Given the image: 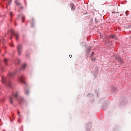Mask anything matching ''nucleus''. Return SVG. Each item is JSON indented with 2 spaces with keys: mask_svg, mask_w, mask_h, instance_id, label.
<instances>
[{
  "mask_svg": "<svg viewBox=\"0 0 131 131\" xmlns=\"http://www.w3.org/2000/svg\"><path fill=\"white\" fill-rule=\"evenodd\" d=\"M13 34L15 35V36L17 39L18 38V35L17 33L15 32H13Z\"/></svg>",
  "mask_w": 131,
  "mask_h": 131,
  "instance_id": "6e6552de",
  "label": "nucleus"
},
{
  "mask_svg": "<svg viewBox=\"0 0 131 131\" xmlns=\"http://www.w3.org/2000/svg\"><path fill=\"white\" fill-rule=\"evenodd\" d=\"M19 95V93L18 92H16L14 95H13L12 97L10 96L9 97V100L10 103L12 104H13L12 98H13L14 100H15L17 98Z\"/></svg>",
  "mask_w": 131,
  "mask_h": 131,
  "instance_id": "f257e3e1",
  "label": "nucleus"
},
{
  "mask_svg": "<svg viewBox=\"0 0 131 131\" xmlns=\"http://www.w3.org/2000/svg\"><path fill=\"white\" fill-rule=\"evenodd\" d=\"M17 114H18V116H19L20 117H21V115H20V112L18 111H17Z\"/></svg>",
  "mask_w": 131,
  "mask_h": 131,
  "instance_id": "2eb2a0df",
  "label": "nucleus"
},
{
  "mask_svg": "<svg viewBox=\"0 0 131 131\" xmlns=\"http://www.w3.org/2000/svg\"><path fill=\"white\" fill-rule=\"evenodd\" d=\"M19 16H20L21 17H22V18H23V20H22V22H24V18H25V17L24 16H23L22 15H20Z\"/></svg>",
  "mask_w": 131,
  "mask_h": 131,
  "instance_id": "f8f14e48",
  "label": "nucleus"
},
{
  "mask_svg": "<svg viewBox=\"0 0 131 131\" xmlns=\"http://www.w3.org/2000/svg\"><path fill=\"white\" fill-rule=\"evenodd\" d=\"M10 46L11 47H12L13 46V44H12L11 45H10Z\"/></svg>",
  "mask_w": 131,
  "mask_h": 131,
  "instance_id": "5701e85b",
  "label": "nucleus"
},
{
  "mask_svg": "<svg viewBox=\"0 0 131 131\" xmlns=\"http://www.w3.org/2000/svg\"><path fill=\"white\" fill-rule=\"evenodd\" d=\"M22 47L21 45H18L17 46V50L19 55L21 54L22 52Z\"/></svg>",
  "mask_w": 131,
  "mask_h": 131,
  "instance_id": "f03ea898",
  "label": "nucleus"
},
{
  "mask_svg": "<svg viewBox=\"0 0 131 131\" xmlns=\"http://www.w3.org/2000/svg\"><path fill=\"white\" fill-rule=\"evenodd\" d=\"M113 88H114V87L113 88Z\"/></svg>",
  "mask_w": 131,
  "mask_h": 131,
  "instance_id": "a878e982",
  "label": "nucleus"
},
{
  "mask_svg": "<svg viewBox=\"0 0 131 131\" xmlns=\"http://www.w3.org/2000/svg\"><path fill=\"white\" fill-rule=\"evenodd\" d=\"M70 6L71 7V10H74L75 8V7L74 4L72 3H71L70 4Z\"/></svg>",
  "mask_w": 131,
  "mask_h": 131,
  "instance_id": "423d86ee",
  "label": "nucleus"
},
{
  "mask_svg": "<svg viewBox=\"0 0 131 131\" xmlns=\"http://www.w3.org/2000/svg\"><path fill=\"white\" fill-rule=\"evenodd\" d=\"M18 64H19L20 63V60L19 59L18 60Z\"/></svg>",
  "mask_w": 131,
  "mask_h": 131,
  "instance_id": "aec40b11",
  "label": "nucleus"
},
{
  "mask_svg": "<svg viewBox=\"0 0 131 131\" xmlns=\"http://www.w3.org/2000/svg\"><path fill=\"white\" fill-rule=\"evenodd\" d=\"M115 35H111V36H110V38H115L114 37Z\"/></svg>",
  "mask_w": 131,
  "mask_h": 131,
  "instance_id": "dca6fc26",
  "label": "nucleus"
},
{
  "mask_svg": "<svg viewBox=\"0 0 131 131\" xmlns=\"http://www.w3.org/2000/svg\"><path fill=\"white\" fill-rule=\"evenodd\" d=\"M11 83L10 82H9L8 83V85L9 86H10Z\"/></svg>",
  "mask_w": 131,
  "mask_h": 131,
  "instance_id": "6ab92c4d",
  "label": "nucleus"
},
{
  "mask_svg": "<svg viewBox=\"0 0 131 131\" xmlns=\"http://www.w3.org/2000/svg\"><path fill=\"white\" fill-rule=\"evenodd\" d=\"M69 57L70 58H71V57H72V55H71V54H70V55H69Z\"/></svg>",
  "mask_w": 131,
  "mask_h": 131,
  "instance_id": "412c9836",
  "label": "nucleus"
},
{
  "mask_svg": "<svg viewBox=\"0 0 131 131\" xmlns=\"http://www.w3.org/2000/svg\"><path fill=\"white\" fill-rule=\"evenodd\" d=\"M15 2L17 6H18L20 9H23V7L22 6L21 4L20 3L18 2L17 1H15Z\"/></svg>",
  "mask_w": 131,
  "mask_h": 131,
  "instance_id": "7ed1b4c3",
  "label": "nucleus"
},
{
  "mask_svg": "<svg viewBox=\"0 0 131 131\" xmlns=\"http://www.w3.org/2000/svg\"><path fill=\"white\" fill-rule=\"evenodd\" d=\"M7 61V59H4V62L5 63V64L6 65H7V63H6V62Z\"/></svg>",
  "mask_w": 131,
  "mask_h": 131,
  "instance_id": "ddd939ff",
  "label": "nucleus"
},
{
  "mask_svg": "<svg viewBox=\"0 0 131 131\" xmlns=\"http://www.w3.org/2000/svg\"><path fill=\"white\" fill-rule=\"evenodd\" d=\"M115 58L116 59L119 61H121V63H122V59L119 56H117Z\"/></svg>",
  "mask_w": 131,
  "mask_h": 131,
  "instance_id": "39448f33",
  "label": "nucleus"
},
{
  "mask_svg": "<svg viewBox=\"0 0 131 131\" xmlns=\"http://www.w3.org/2000/svg\"><path fill=\"white\" fill-rule=\"evenodd\" d=\"M10 14V15L11 16H11H12V12H11Z\"/></svg>",
  "mask_w": 131,
  "mask_h": 131,
  "instance_id": "4be33fe9",
  "label": "nucleus"
},
{
  "mask_svg": "<svg viewBox=\"0 0 131 131\" xmlns=\"http://www.w3.org/2000/svg\"><path fill=\"white\" fill-rule=\"evenodd\" d=\"M8 2V4H10L11 2V0H6Z\"/></svg>",
  "mask_w": 131,
  "mask_h": 131,
  "instance_id": "4468645a",
  "label": "nucleus"
},
{
  "mask_svg": "<svg viewBox=\"0 0 131 131\" xmlns=\"http://www.w3.org/2000/svg\"><path fill=\"white\" fill-rule=\"evenodd\" d=\"M94 54V52H92V54L91 55V57H92L93 56V55Z\"/></svg>",
  "mask_w": 131,
  "mask_h": 131,
  "instance_id": "f3484780",
  "label": "nucleus"
},
{
  "mask_svg": "<svg viewBox=\"0 0 131 131\" xmlns=\"http://www.w3.org/2000/svg\"><path fill=\"white\" fill-rule=\"evenodd\" d=\"M19 80L20 82L23 83H24V78L23 76L20 77L19 78Z\"/></svg>",
  "mask_w": 131,
  "mask_h": 131,
  "instance_id": "20e7f679",
  "label": "nucleus"
},
{
  "mask_svg": "<svg viewBox=\"0 0 131 131\" xmlns=\"http://www.w3.org/2000/svg\"><path fill=\"white\" fill-rule=\"evenodd\" d=\"M130 38H131V36H130Z\"/></svg>",
  "mask_w": 131,
  "mask_h": 131,
  "instance_id": "393cba45",
  "label": "nucleus"
},
{
  "mask_svg": "<svg viewBox=\"0 0 131 131\" xmlns=\"http://www.w3.org/2000/svg\"><path fill=\"white\" fill-rule=\"evenodd\" d=\"M27 64L26 63H24L23 64V67H22V69H24L27 66Z\"/></svg>",
  "mask_w": 131,
  "mask_h": 131,
  "instance_id": "9d476101",
  "label": "nucleus"
},
{
  "mask_svg": "<svg viewBox=\"0 0 131 131\" xmlns=\"http://www.w3.org/2000/svg\"><path fill=\"white\" fill-rule=\"evenodd\" d=\"M12 39V37H11L10 38V39Z\"/></svg>",
  "mask_w": 131,
  "mask_h": 131,
  "instance_id": "b1692460",
  "label": "nucleus"
},
{
  "mask_svg": "<svg viewBox=\"0 0 131 131\" xmlns=\"http://www.w3.org/2000/svg\"><path fill=\"white\" fill-rule=\"evenodd\" d=\"M25 93L26 95H28L29 93V91L28 90H26L25 91Z\"/></svg>",
  "mask_w": 131,
  "mask_h": 131,
  "instance_id": "9b49d317",
  "label": "nucleus"
},
{
  "mask_svg": "<svg viewBox=\"0 0 131 131\" xmlns=\"http://www.w3.org/2000/svg\"><path fill=\"white\" fill-rule=\"evenodd\" d=\"M91 60L92 61H94L95 60V58H91Z\"/></svg>",
  "mask_w": 131,
  "mask_h": 131,
  "instance_id": "a211bd4d",
  "label": "nucleus"
},
{
  "mask_svg": "<svg viewBox=\"0 0 131 131\" xmlns=\"http://www.w3.org/2000/svg\"><path fill=\"white\" fill-rule=\"evenodd\" d=\"M15 74V73L14 72H10L9 73L8 75L10 77L13 76Z\"/></svg>",
  "mask_w": 131,
  "mask_h": 131,
  "instance_id": "0eeeda50",
  "label": "nucleus"
},
{
  "mask_svg": "<svg viewBox=\"0 0 131 131\" xmlns=\"http://www.w3.org/2000/svg\"><path fill=\"white\" fill-rule=\"evenodd\" d=\"M2 82L3 84L6 83L5 79L4 77L2 78Z\"/></svg>",
  "mask_w": 131,
  "mask_h": 131,
  "instance_id": "1a4fd4ad",
  "label": "nucleus"
}]
</instances>
